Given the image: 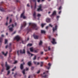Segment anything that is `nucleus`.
Segmentation results:
<instances>
[{
    "label": "nucleus",
    "mask_w": 78,
    "mask_h": 78,
    "mask_svg": "<svg viewBox=\"0 0 78 78\" xmlns=\"http://www.w3.org/2000/svg\"><path fill=\"white\" fill-rule=\"evenodd\" d=\"M31 25V28L32 29H34L37 27V26H36V24L33 23H29V26H30Z\"/></svg>",
    "instance_id": "obj_1"
},
{
    "label": "nucleus",
    "mask_w": 78,
    "mask_h": 78,
    "mask_svg": "<svg viewBox=\"0 0 78 78\" xmlns=\"http://www.w3.org/2000/svg\"><path fill=\"white\" fill-rule=\"evenodd\" d=\"M14 27V24H13L10 25L8 26V28H9V30L10 31H13V28Z\"/></svg>",
    "instance_id": "obj_2"
},
{
    "label": "nucleus",
    "mask_w": 78,
    "mask_h": 78,
    "mask_svg": "<svg viewBox=\"0 0 78 78\" xmlns=\"http://www.w3.org/2000/svg\"><path fill=\"white\" fill-rule=\"evenodd\" d=\"M42 4H40V5L38 6V8L37 9V11H42L43 10L42 9Z\"/></svg>",
    "instance_id": "obj_3"
},
{
    "label": "nucleus",
    "mask_w": 78,
    "mask_h": 78,
    "mask_svg": "<svg viewBox=\"0 0 78 78\" xmlns=\"http://www.w3.org/2000/svg\"><path fill=\"white\" fill-rule=\"evenodd\" d=\"M56 11H54L53 12L52 14L50 16V17H51V18H52V19H53L54 16H56Z\"/></svg>",
    "instance_id": "obj_4"
},
{
    "label": "nucleus",
    "mask_w": 78,
    "mask_h": 78,
    "mask_svg": "<svg viewBox=\"0 0 78 78\" xmlns=\"http://www.w3.org/2000/svg\"><path fill=\"white\" fill-rule=\"evenodd\" d=\"M26 25H27V23L25 22H24L23 24H21V29H22V28H23V27H25Z\"/></svg>",
    "instance_id": "obj_5"
},
{
    "label": "nucleus",
    "mask_w": 78,
    "mask_h": 78,
    "mask_svg": "<svg viewBox=\"0 0 78 78\" xmlns=\"http://www.w3.org/2000/svg\"><path fill=\"white\" fill-rule=\"evenodd\" d=\"M5 67H6V70H8L10 69V66L7 64V62H5Z\"/></svg>",
    "instance_id": "obj_6"
},
{
    "label": "nucleus",
    "mask_w": 78,
    "mask_h": 78,
    "mask_svg": "<svg viewBox=\"0 0 78 78\" xmlns=\"http://www.w3.org/2000/svg\"><path fill=\"white\" fill-rule=\"evenodd\" d=\"M24 14V12H23L21 15L20 17L21 18H23L25 19L26 18V17L23 15Z\"/></svg>",
    "instance_id": "obj_7"
},
{
    "label": "nucleus",
    "mask_w": 78,
    "mask_h": 78,
    "mask_svg": "<svg viewBox=\"0 0 78 78\" xmlns=\"http://www.w3.org/2000/svg\"><path fill=\"white\" fill-rule=\"evenodd\" d=\"M15 39L17 41H19L20 40V37L19 36H16L15 37Z\"/></svg>",
    "instance_id": "obj_8"
},
{
    "label": "nucleus",
    "mask_w": 78,
    "mask_h": 78,
    "mask_svg": "<svg viewBox=\"0 0 78 78\" xmlns=\"http://www.w3.org/2000/svg\"><path fill=\"white\" fill-rule=\"evenodd\" d=\"M20 53H21L22 54H25V49H23V51H22L21 50H20Z\"/></svg>",
    "instance_id": "obj_9"
},
{
    "label": "nucleus",
    "mask_w": 78,
    "mask_h": 78,
    "mask_svg": "<svg viewBox=\"0 0 78 78\" xmlns=\"http://www.w3.org/2000/svg\"><path fill=\"white\" fill-rule=\"evenodd\" d=\"M51 43L52 44H56V42H55V38H52V41H51Z\"/></svg>",
    "instance_id": "obj_10"
},
{
    "label": "nucleus",
    "mask_w": 78,
    "mask_h": 78,
    "mask_svg": "<svg viewBox=\"0 0 78 78\" xmlns=\"http://www.w3.org/2000/svg\"><path fill=\"white\" fill-rule=\"evenodd\" d=\"M57 25H55V28L53 27V33L55 31H56L57 30Z\"/></svg>",
    "instance_id": "obj_11"
},
{
    "label": "nucleus",
    "mask_w": 78,
    "mask_h": 78,
    "mask_svg": "<svg viewBox=\"0 0 78 78\" xmlns=\"http://www.w3.org/2000/svg\"><path fill=\"white\" fill-rule=\"evenodd\" d=\"M33 37L35 39H38V38H39V36H38L37 35H34Z\"/></svg>",
    "instance_id": "obj_12"
},
{
    "label": "nucleus",
    "mask_w": 78,
    "mask_h": 78,
    "mask_svg": "<svg viewBox=\"0 0 78 78\" xmlns=\"http://www.w3.org/2000/svg\"><path fill=\"white\" fill-rule=\"evenodd\" d=\"M29 40V37H28L27 38V40H25V41H22V44H26V41H28Z\"/></svg>",
    "instance_id": "obj_13"
},
{
    "label": "nucleus",
    "mask_w": 78,
    "mask_h": 78,
    "mask_svg": "<svg viewBox=\"0 0 78 78\" xmlns=\"http://www.w3.org/2000/svg\"><path fill=\"white\" fill-rule=\"evenodd\" d=\"M46 21L48 23H49L51 22V19L48 18H47L46 20Z\"/></svg>",
    "instance_id": "obj_14"
},
{
    "label": "nucleus",
    "mask_w": 78,
    "mask_h": 78,
    "mask_svg": "<svg viewBox=\"0 0 78 78\" xmlns=\"http://www.w3.org/2000/svg\"><path fill=\"white\" fill-rule=\"evenodd\" d=\"M24 67H23V64H21L20 66V69L21 70H23V69Z\"/></svg>",
    "instance_id": "obj_15"
},
{
    "label": "nucleus",
    "mask_w": 78,
    "mask_h": 78,
    "mask_svg": "<svg viewBox=\"0 0 78 78\" xmlns=\"http://www.w3.org/2000/svg\"><path fill=\"white\" fill-rule=\"evenodd\" d=\"M45 73H44L43 74H41V76H42V77H44V78H45V77H47V75H45L44 76L43 75H44V74H45Z\"/></svg>",
    "instance_id": "obj_16"
},
{
    "label": "nucleus",
    "mask_w": 78,
    "mask_h": 78,
    "mask_svg": "<svg viewBox=\"0 0 78 78\" xmlns=\"http://www.w3.org/2000/svg\"><path fill=\"white\" fill-rule=\"evenodd\" d=\"M48 66H49V67H48V66H46V68L48 69H50V67H51V64H50V63H49L48 64Z\"/></svg>",
    "instance_id": "obj_17"
},
{
    "label": "nucleus",
    "mask_w": 78,
    "mask_h": 78,
    "mask_svg": "<svg viewBox=\"0 0 78 78\" xmlns=\"http://www.w3.org/2000/svg\"><path fill=\"white\" fill-rule=\"evenodd\" d=\"M36 13L35 12H34L33 15V16L34 19H36Z\"/></svg>",
    "instance_id": "obj_18"
},
{
    "label": "nucleus",
    "mask_w": 78,
    "mask_h": 78,
    "mask_svg": "<svg viewBox=\"0 0 78 78\" xmlns=\"http://www.w3.org/2000/svg\"><path fill=\"white\" fill-rule=\"evenodd\" d=\"M2 53L3 54V55H4V56H6V55H7V54H8V51H7L6 52V53L5 54V53L4 52H2Z\"/></svg>",
    "instance_id": "obj_19"
},
{
    "label": "nucleus",
    "mask_w": 78,
    "mask_h": 78,
    "mask_svg": "<svg viewBox=\"0 0 78 78\" xmlns=\"http://www.w3.org/2000/svg\"><path fill=\"white\" fill-rule=\"evenodd\" d=\"M27 53H28V54H29V56H30V55H31V56H33V54L30 53V51H27Z\"/></svg>",
    "instance_id": "obj_20"
},
{
    "label": "nucleus",
    "mask_w": 78,
    "mask_h": 78,
    "mask_svg": "<svg viewBox=\"0 0 78 78\" xmlns=\"http://www.w3.org/2000/svg\"><path fill=\"white\" fill-rule=\"evenodd\" d=\"M41 33L43 34H45V31L44 30H41Z\"/></svg>",
    "instance_id": "obj_21"
},
{
    "label": "nucleus",
    "mask_w": 78,
    "mask_h": 78,
    "mask_svg": "<svg viewBox=\"0 0 78 78\" xmlns=\"http://www.w3.org/2000/svg\"><path fill=\"white\" fill-rule=\"evenodd\" d=\"M28 65H29V66H30L31 65V61H30L28 62Z\"/></svg>",
    "instance_id": "obj_22"
},
{
    "label": "nucleus",
    "mask_w": 78,
    "mask_h": 78,
    "mask_svg": "<svg viewBox=\"0 0 78 78\" xmlns=\"http://www.w3.org/2000/svg\"><path fill=\"white\" fill-rule=\"evenodd\" d=\"M43 63H44V62H40V66H41V67H42V66H43Z\"/></svg>",
    "instance_id": "obj_23"
},
{
    "label": "nucleus",
    "mask_w": 78,
    "mask_h": 78,
    "mask_svg": "<svg viewBox=\"0 0 78 78\" xmlns=\"http://www.w3.org/2000/svg\"><path fill=\"white\" fill-rule=\"evenodd\" d=\"M34 62L35 64H37V65H39V62H38L37 63L36 62L34 61Z\"/></svg>",
    "instance_id": "obj_24"
},
{
    "label": "nucleus",
    "mask_w": 78,
    "mask_h": 78,
    "mask_svg": "<svg viewBox=\"0 0 78 78\" xmlns=\"http://www.w3.org/2000/svg\"><path fill=\"white\" fill-rule=\"evenodd\" d=\"M27 30H28V31H27V34H28V33L29 32V31H31V28H30L29 29H28Z\"/></svg>",
    "instance_id": "obj_25"
},
{
    "label": "nucleus",
    "mask_w": 78,
    "mask_h": 78,
    "mask_svg": "<svg viewBox=\"0 0 78 78\" xmlns=\"http://www.w3.org/2000/svg\"><path fill=\"white\" fill-rule=\"evenodd\" d=\"M0 10L1 11H4V9L2 7H0Z\"/></svg>",
    "instance_id": "obj_26"
},
{
    "label": "nucleus",
    "mask_w": 78,
    "mask_h": 78,
    "mask_svg": "<svg viewBox=\"0 0 78 78\" xmlns=\"http://www.w3.org/2000/svg\"><path fill=\"white\" fill-rule=\"evenodd\" d=\"M38 51H39V50L38 49H37L36 50H34V51L35 52V53H37L38 52Z\"/></svg>",
    "instance_id": "obj_27"
},
{
    "label": "nucleus",
    "mask_w": 78,
    "mask_h": 78,
    "mask_svg": "<svg viewBox=\"0 0 78 78\" xmlns=\"http://www.w3.org/2000/svg\"><path fill=\"white\" fill-rule=\"evenodd\" d=\"M25 70L24 69L22 71V73L23 74V75H24L25 73Z\"/></svg>",
    "instance_id": "obj_28"
},
{
    "label": "nucleus",
    "mask_w": 78,
    "mask_h": 78,
    "mask_svg": "<svg viewBox=\"0 0 78 78\" xmlns=\"http://www.w3.org/2000/svg\"><path fill=\"white\" fill-rule=\"evenodd\" d=\"M3 41V38L2 37H0V42H2Z\"/></svg>",
    "instance_id": "obj_29"
},
{
    "label": "nucleus",
    "mask_w": 78,
    "mask_h": 78,
    "mask_svg": "<svg viewBox=\"0 0 78 78\" xmlns=\"http://www.w3.org/2000/svg\"><path fill=\"white\" fill-rule=\"evenodd\" d=\"M36 3H35V5L34 7V9H36Z\"/></svg>",
    "instance_id": "obj_30"
},
{
    "label": "nucleus",
    "mask_w": 78,
    "mask_h": 78,
    "mask_svg": "<svg viewBox=\"0 0 78 78\" xmlns=\"http://www.w3.org/2000/svg\"><path fill=\"white\" fill-rule=\"evenodd\" d=\"M27 46H30V47H31V46H32V44H28Z\"/></svg>",
    "instance_id": "obj_31"
},
{
    "label": "nucleus",
    "mask_w": 78,
    "mask_h": 78,
    "mask_svg": "<svg viewBox=\"0 0 78 78\" xmlns=\"http://www.w3.org/2000/svg\"><path fill=\"white\" fill-rule=\"evenodd\" d=\"M30 51H31L32 52H33V48H30Z\"/></svg>",
    "instance_id": "obj_32"
},
{
    "label": "nucleus",
    "mask_w": 78,
    "mask_h": 78,
    "mask_svg": "<svg viewBox=\"0 0 78 78\" xmlns=\"http://www.w3.org/2000/svg\"><path fill=\"white\" fill-rule=\"evenodd\" d=\"M45 23L44 24H41V26L42 27V28H43L44 27V25H45Z\"/></svg>",
    "instance_id": "obj_33"
},
{
    "label": "nucleus",
    "mask_w": 78,
    "mask_h": 78,
    "mask_svg": "<svg viewBox=\"0 0 78 78\" xmlns=\"http://www.w3.org/2000/svg\"><path fill=\"white\" fill-rule=\"evenodd\" d=\"M48 37L49 39L51 40V37L50 35H48Z\"/></svg>",
    "instance_id": "obj_34"
},
{
    "label": "nucleus",
    "mask_w": 78,
    "mask_h": 78,
    "mask_svg": "<svg viewBox=\"0 0 78 78\" xmlns=\"http://www.w3.org/2000/svg\"><path fill=\"white\" fill-rule=\"evenodd\" d=\"M48 50L50 51V50H51V48H50V46H48Z\"/></svg>",
    "instance_id": "obj_35"
},
{
    "label": "nucleus",
    "mask_w": 78,
    "mask_h": 78,
    "mask_svg": "<svg viewBox=\"0 0 78 78\" xmlns=\"http://www.w3.org/2000/svg\"><path fill=\"white\" fill-rule=\"evenodd\" d=\"M8 42V40L5 39V44H6Z\"/></svg>",
    "instance_id": "obj_36"
},
{
    "label": "nucleus",
    "mask_w": 78,
    "mask_h": 78,
    "mask_svg": "<svg viewBox=\"0 0 78 78\" xmlns=\"http://www.w3.org/2000/svg\"><path fill=\"white\" fill-rule=\"evenodd\" d=\"M36 59V56L35 55L34 56V57L33 58V60H35Z\"/></svg>",
    "instance_id": "obj_37"
},
{
    "label": "nucleus",
    "mask_w": 78,
    "mask_h": 78,
    "mask_svg": "<svg viewBox=\"0 0 78 78\" xmlns=\"http://www.w3.org/2000/svg\"><path fill=\"white\" fill-rule=\"evenodd\" d=\"M42 41H40L39 43V45H42Z\"/></svg>",
    "instance_id": "obj_38"
},
{
    "label": "nucleus",
    "mask_w": 78,
    "mask_h": 78,
    "mask_svg": "<svg viewBox=\"0 0 78 78\" xmlns=\"http://www.w3.org/2000/svg\"><path fill=\"white\" fill-rule=\"evenodd\" d=\"M34 67H32L31 68V70H34Z\"/></svg>",
    "instance_id": "obj_39"
},
{
    "label": "nucleus",
    "mask_w": 78,
    "mask_h": 78,
    "mask_svg": "<svg viewBox=\"0 0 78 78\" xmlns=\"http://www.w3.org/2000/svg\"><path fill=\"white\" fill-rule=\"evenodd\" d=\"M17 61H15L13 63V64H16V63H17Z\"/></svg>",
    "instance_id": "obj_40"
},
{
    "label": "nucleus",
    "mask_w": 78,
    "mask_h": 78,
    "mask_svg": "<svg viewBox=\"0 0 78 78\" xmlns=\"http://www.w3.org/2000/svg\"><path fill=\"white\" fill-rule=\"evenodd\" d=\"M10 73V71L9 70L8 71L7 75H9Z\"/></svg>",
    "instance_id": "obj_41"
},
{
    "label": "nucleus",
    "mask_w": 78,
    "mask_h": 78,
    "mask_svg": "<svg viewBox=\"0 0 78 78\" xmlns=\"http://www.w3.org/2000/svg\"><path fill=\"white\" fill-rule=\"evenodd\" d=\"M59 16H57L56 17V19L57 20H58V19H59Z\"/></svg>",
    "instance_id": "obj_42"
},
{
    "label": "nucleus",
    "mask_w": 78,
    "mask_h": 78,
    "mask_svg": "<svg viewBox=\"0 0 78 78\" xmlns=\"http://www.w3.org/2000/svg\"><path fill=\"white\" fill-rule=\"evenodd\" d=\"M41 14H38L37 16V17H41Z\"/></svg>",
    "instance_id": "obj_43"
},
{
    "label": "nucleus",
    "mask_w": 78,
    "mask_h": 78,
    "mask_svg": "<svg viewBox=\"0 0 78 78\" xmlns=\"http://www.w3.org/2000/svg\"><path fill=\"white\" fill-rule=\"evenodd\" d=\"M32 1H33V2H35V3H36V0H32Z\"/></svg>",
    "instance_id": "obj_44"
},
{
    "label": "nucleus",
    "mask_w": 78,
    "mask_h": 78,
    "mask_svg": "<svg viewBox=\"0 0 78 78\" xmlns=\"http://www.w3.org/2000/svg\"><path fill=\"white\" fill-rule=\"evenodd\" d=\"M49 27H53V25H51V24H49Z\"/></svg>",
    "instance_id": "obj_45"
},
{
    "label": "nucleus",
    "mask_w": 78,
    "mask_h": 78,
    "mask_svg": "<svg viewBox=\"0 0 78 78\" xmlns=\"http://www.w3.org/2000/svg\"><path fill=\"white\" fill-rule=\"evenodd\" d=\"M17 73H16L15 74V75H14V77H16V75H17Z\"/></svg>",
    "instance_id": "obj_46"
},
{
    "label": "nucleus",
    "mask_w": 78,
    "mask_h": 78,
    "mask_svg": "<svg viewBox=\"0 0 78 78\" xmlns=\"http://www.w3.org/2000/svg\"><path fill=\"white\" fill-rule=\"evenodd\" d=\"M3 2H1V3H0V6H1V5H2L3 4Z\"/></svg>",
    "instance_id": "obj_47"
},
{
    "label": "nucleus",
    "mask_w": 78,
    "mask_h": 78,
    "mask_svg": "<svg viewBox=\"0 0 78 78\" xmlns=\"http://www.w3.org/2000/svg\"><path fill=\"white\" fill-rule=\"evenodd\" d=\"M58 9L59 10H61V6H60L59 7V8Z\"/></svg>",
    "instance_id": "obj_48"
},
{
    "label": "nucleus",
    "mask_w": 78,
    "mask_h": 78,
    "mask_svg": "<svg viewBox=\"0 0 78 78\" xmlns=\"http://www.w3.org/2000/svg\"><path fill=\"white\" fill-rule=\"evenodd\" d=\"M12 22V19H10V21H9V23H11V22Z\"/></svg>",
    "instance_id": "obj_49"
},
{
    "label": "nucleus",
    "mask_w": 78,
    "mask_h": 78,
    "mask_svg": "<svg viewBox=\"0 0 78 78\" xmlns=\"http://www.w3.org/2000/svg\"><path fill=\"white\" fill-rule=\"evenodd\" d=\"M28 69H29L28 68H26V70H27H27H28Z\"/></svg>",
    "instance_id": "obj_50"
},
{
    "label": "nucleus",
    "mask_w": 78,
    "mask_h": 78,
    "mask_svg": "<svg viewBox=\"0 0 78 78\" xmlns=\"http://www.w3.org/2000/svg\"><path fill=\"white\" fill-rule=\"evenodd\" d=\"M61 11H59L58 12L59 14H61Z\"/></svg>",
    "instance_id": "obj_51"
},
{
    "label": "nucleus",
    "mask_w": 78,
    "mask_h": 78,
    "mask_svg": "<svg viewBox=\"0 0 78 78\" xmlns=\"http://www.w3.org/2000/svg\"><path fill=\"white\" fill-rule=\"evenodd\" d=\"M54 36H58V34H55H55H54Z\"/></svg>",
    "instance_id": "obj_52"
},
{
    "label": "nucleus",
    "mask_w": 78,
    "mask_h": 78,
    "mask_svg": "<svg viewBox=\"0 0 78 78\" xmlns=\"http://www.w3.org/2000/svg\"><path fill=\"white\" fill-rule=\"evenodd\" d=\"M40 73V70H39L37 72V73Z\"/></svg>",
    "instance_id": "obj_53"
},
{
    "label": "nucleus",
    "mask_w": 78,
    "mask_h": 78,
    "mask_svg": "<svg viewBox=\"0 0 78 78\" xmlns=\"http://www.w3.org/2000/svg\"><path fill=\"white\" fill-rule=\"evenodd\" d=\"M40 1H41V0H37V2H38V3H39Z\"/></svg>",
    "instance_id": "obj_54"
},
{
    "label": "nucleus",
    "mask_w": 78,
    "mask_h": 78,
    "mask_svg": "<svg viewBox=\"0 0 78 78\" xmlns=\"http://www.w3.org/2000/svg\"><path fill=\"white\" fill-rule=\"evenodd\" d=\"M3 71H4V69H2V72H3Z\"/></svg>",
    "instance_id": "obj_55"
},
{
    "label": "nucleus",
    "mask_w": 78,
    "mask_h": 78,
    "mask_svg": "<svg viewBox=\"0 0 78 78\" xmlns=\"http://www.w3.org/2000/svg\"><path fill=\"white\" fill-rule=\"evenodd\" d=\"M27 6H28V7H30V5H29V4H28L27 5Z\"/></svg>",
    "instance_id": "obj_56"
},
{
    "label": "nucleus",
    "mask_w": 78,
    "mask_h": 78,
    "mask_svg": "<svg viewBox=\"0 0 78 78\" xmlns=\"http://www.w3.org/2000/svg\"><path fill=\"white\" fill-rule=\"evenodd\" d=\"M16 31L14 32L12 34H15V33H16Z\"/></svg>",
    "instance_id": "obj_57"
},
{
    "label": "nucleus",
    "mask_w": 78,
    "mask_h": 78,
    "mask_svg": "<svg viewBox=\"0 0 78 78\" xmlns=\"http://www.w3.org/2000/svg\"><path fill=\"white\" fill-rule=\"evenodd\" d=\"M41 55H42L43 53H44V52H41Z\"/></svg>",
    "instance_id": "obj_58"
},
{
    "label": "nucleus",
    "mask_w": 78,
    "mask_h": 78,
    "mask_svg": "<svg viewBox=\"0 0 78 78\" xmlns=\"http://www.w3.org/2000/svg\"><path fill=\"white\" fill-rule=\"evenodd\" d=\"M48 57H47L45 58V59H46V60H47V59H48Z\"/></svg>",
    "instance_id": "obj_59"
},
{
    "label": "nucleus",
    "mask_w": 78,
    "mask_h": 78,
    "mask_svg": "<svg viewBox=\"0 0 78 78\" xmlns=\"http://www.w3.org/2000/svg\"><path fill=\"white\" fill-rule=\"evenodd\" d=\"M48 26H47L46 27V29H48Z\"/></svg>",
    "instance_id": "obj_60"
},
{
    "label": "nucleus",
    "mask_w": 78,
    "mask_h": 78,
    "mask_svg": "<svg viewBox=\"0 0 78 78\" xmlns=\"http://www.w3.org/2000/svg\"><path fill=\"white\" fill-rule=\"evenodd\" d=\"M8 45H7L5 46V48H8Z\"/></svg>",
    "instance_id": "obj_61"
},
{
    "label": "nucleus",
    "mask_w": 78,
    "mask_h": 78,
    "mask_svg": "<svg viewBox=\"0 0 78 78\" xmlns=\"http://www.w3.org/2000/svg\"><path fill=\"white\" fill-rule=\"evenodd\" d=\"M17 54H18V55H19V51H17Z\"/></svg>",
    "instance_id": "obj_62"
},
{
    "label": "nucleus",
    "mask_w": 78,
    "mask_h": 78,
    "mask_svg": "<svg viewBox=\"0 0 78 78\" xmlns=\"http://www.w3.org/2000/svg\"><path fill=\"white\" fill-rule=\"evenodd\" d=\"M15 26H16L17 25V23H15Z\"/></svg>",
    "instance_id": "obj_63"
},
{
    "label": "nucleus",
    "mask_w": 78,
    "mask_h": 78,
    "mask_svg": "<svg viewBox=\"0 0 78 78\" xmlns=\"http://www.w3.org/2000/svg\"><path fill=\"white\" fill-rule=\"evenodd\" d=\"M8 23H7V22H6V24H5V25H6L7 26V25H8Z\"/></svg>",
    "instance_id": "obj_64"
}]
</instances>
